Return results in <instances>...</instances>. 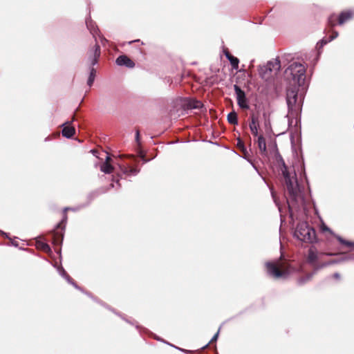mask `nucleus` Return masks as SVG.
Segmentation results:
<instances>
[{
  "label": "nucleus",
  "instance_id": "obj_11",
  "mask_svg": "<svg viewBox=\"0 0 354 354\" xmlns=\"http://www.w3.org/2000/svg\"><path fill=\"white\" fill-rule=\"evenodd\" d=\"M353 13L351 11L342 12L338 18V24L342 25L346 21L352 18Z\"/></svg>",
  "mask_w": 354,
  "mask_h": 354
},
{
  "label": "nucleus",
  "instance_id": "obj_20",
  "mask_svg": "<svg viewBox=\"0 0 354 354\" xmlns=\"http://www.w3.org/2000/svg\"><path fill=\"white\" fill-rule=\"evenodd\" d=\"M36 245H37V248L41 249L42 250L45 251V252H49L50 250V248L47 243L41 242L40 241H37Z\"/></svg>",
  "mask_w": 354,
  "mask_h": 354
},
{
  "label": "nucleus",
  "instance_id": "obj_18",
  "mask_svg": "<svg viewBox=\"0 0 354 354\" xmlns=\"http://www.w3.org/2000/svg\"><path fill=\"white\" fill-rule=\"evenodd\" d=\"M86 24L91 33L95 37V35L97 32V28L93 21L86 20Z\"/></svg>",
  "mask_w": 354,
  "mask_h": 354
},
{
  "label": "nucleus",
  "instance_id": "obj_16",
  "mask_svg": "<svg viewBox=\"0 0 354 354\" xmlns=\"http://www.w3.org/2000/svg\"><path fill=\"white\" fill-rule=\"evenodd\" d=\"M227 120L230 124H236L238 122L237 115L235 112H231L227 115Z\"/></svg>",
  "mask_w": 354,
  "mask_h": 354
},
{
  "label": "nucleus",
  "instance_id": "obj_3",
  "mask_svg": "<svg viewBox=\"0 0 354 354\" xmlns=\"http://www.w3.org/2000/svg\"><path fill=\"white\" fill-rule=\"evenodd\" d=\"M266 266L268 274L275 279L285 278L292 272V268L281 260L267 262Z\"/></svg>",
  "mask_w": 354,
  "mask_h": 354
},
{
  "label": "nucleus",
  "instance_id": "obj_1",
  "mask_svg": "<svg viewBox=\"0 0 354 354\" xmlns=\"http://www.w3.org/2000/svg\"><path fill=\"white\" fill-rule=\"evenodd\" d=\"M306 67L301 63L293 62L286 70L287 77H290L293 81L294 88L287 91L286 101L288 107V114L292 117L297 116L301 111L304 95L296 88L304 86L306 79Z\"/></svg>",
  "mask_w": 354,
  "mask_h": 354
},
{
  "label": "nucleus",
  "instance_id": "obj_8",
  "mask_svg": "<svg viewBox=\"0 0 354 354\" xmlns=\"http://www.w3.org/2000/svg\"><path fill=\"white\" fill-rule=\"evenodd\" d=\"M250 129L251 131V133L254 136H259V118L257 115H255L252 114L251 115V122L249 124Z\"/></svg>",
  "mask_w": 354,
  "mask_h": 354
},
{
  "label": "nucleus",
  "instance_id": "obj_29",
  "mask_svg": "<svg viewBox=\"0 0 354 354\" xmlns=\"http://www.w3.org/2000/svg\"><path fill=\"white\" fill-rule=\"evenodd\" d=\"M333 277L335 278V279H339L340 276L338 273H335L334 274Z\"/></svg>",
  "mask_w": 354,
  "mask_h": 354
},
{
  "label": "nucleus",
  "instance_id": "obj_23",
  "mask_svg": "<svg viewBox=\"0 0 354 354\" xmlns=\"http://www.w3.org/2000/svg\"><path fill=\"white\" fill-rule=\"evenodd\" d=\"M336 16L335 15H332L328 18V24L331 27H333L335 25Z\"/></svg>",
  "mask_w": 354,
  "mask_h": 354
},
{
  "label": "nucleus",
  "instance_id": "obj_22",
  "mask_svg": "<svg viewBox=\"0 0 354 354\" xmlns=\"http://www.w3.org/2000/svg\"><path fill=\"white\" fill-rule=\"evenodd\" d=\"M189 106L191 109H200L202 107V103L200 101L192 100L189 103Z\"/></svg>",
  "mask_w": 354,
  "mask_h": 354
},
{
  "label": "nucleus",
  "instance_id": "obj_13",
  "mask_svg": "<svg viewBox=\"0 0 354 354\" xmlns=\"http://www.w3.org/2000/svg\"><path fill=\"white\" fill-rule=\"evenodd\" d=\"M75 129L71 126H66L62 129V135L66 138H71L75 133Z\"/></svg>",
  "mask_w": 354,
  "mask_h": 354
},
{
  "label": "nucleus",
  "instance_id": "obj_15",
  "mask_svg": "<svg viewBox=\"0 0 354 354\" xmlns=\"http://www.w3.org/2000/svg\"><path fill=\"white\" fill-rule=\"evenodd\" d=\"M225 56L230 61L232 68L234 69H237L239 67V59L231 55L229 53H226Z\"/></svg>",
  "mask_w": 354,
  "mask_h": 354
},
{
  "label": "nucleus",
  "instance_id": "obj_27",
  "mask_svg": "<svg viewBox=\"0 0 354 354\" xmlns=\"http://www.w3.org/2000/svg\"><path fill=\"white\" fill-rule=\"evenodd\" d=\"M218 334H219V330L214 335V337L212 338L211 341L209 342V343H212V342H214L215 341H216L218 337Z\"/></svg>",
  "mask_w": 354,
  "mask_h": 354
},
{
  "label": "nucleus",
  "instance_id": "obj_21",
  "mask_svg": "<svg viewBox=\"0 0 354 354\" xmlns=\"http://www.w3.org/2000/svg\"><path fill=\"white\" fill-rule=\"evenodd\" d=\"M60 274L64 277L68 283H71L75 288H79V287L72 281V279H71V277L66 274V272H65L64 270H62L60 271Z\"/></svg>",
  "mask_w": 354,
  "mask_h": 354
},
{
  "label": "nucleus",
  "instance_id": "obj_31",
  "mask_svg": "<svg viewBox=\"0 0 354 354\" xmlns=\"http://www.w3.org/2000/svg\"><path fill=\"white\" fill-rule=\"evenodd\" d=\"M66 220V216H65L62 220V222L65 221Z\"/></svg>",
  "mask_w": 354,
  "mask_h": 354
},
{
  "label": "nucleus",
  "instance_id": "obj_9",
  "mask_svg": "<svg viewBox=\"0 0 354 354\" xmlns=\"http://www.w3.org/2000/svg\"><path fill=\"white\" fill-rule=\"evenodd\" d=\"M116 64L119 66H126L129 68H133L134 66L133 62L125 55L119 56L116 59Z\"/></svg>",
  "mask_w": 354,
  "mask_h": 354
},
{
  "label": "nucleus",
  "instance_id": "obj_32",
  "mask_svg": "<svg viewBox=\"0 0 354 354\" xmlns=\"http://www.w3.org/2000/svg\"><path fill=\"white\" fill-rule=\"evenodd\" d=\"M328 264H329V263H324V264H323L321 267L326 266H327V265H328Z\"/></svg>",
  "mask_w": 354,
  "mask_h": 354
},
{
  "label": "nucleus",
  "instance_id": "obj_28",
  "mask_svg": "<svg viewBox=\"0 0 354 354\" xmlns=\"http://www.w3.org/2000/svg\"><path fill=\"white\" fill-rule=\"evenodd\" d=\"M270 191H271V194H272V198L274 199V203L277 204V205H278L277 200H276V197H275V194H274V191L272 190V188H270Z\"/></svg>",
  "mask_w": 354,
  "mask_h": 354
},
{
  "label": "nucleus",
  "instance_id": "obj_25",
  "mask_svg": "<svg viewBox=\"0 0 354 354\" xmlns=\"http://www.w3.org/2000/svg\"><path fill=\"white\" fill-rule=\"evenodd\" d=\"M138 171L136 169H130L129 170L126 169L125 173L128 175H136L138 174Z\"/></svg>",
  "mask_w": 354,
  "mask_h": 354
},
{
  "label": "nucleus",
  "instance_id": "obj_7",
  "mask_svg": "<svg viewBox=\"0 0 354 354\" xmlns=\"http://www.w3.org/2000/svg\"><path fill=\"white\" fill-rule=\"evenodd\" d=\"M322 255L324 254L319 253L315 247H310L308 250L307 261L313 266L317 267V263Z\"/></svg>",
  "mask_w": 354,
  "mask_h": 354
},
{
  "label": "nucleus",
  "instance_id": "obj_4",
  "mask_svg": "<svg viewBox=\"0 0 354 354\" xmlns=\"http://www.w3.org/2000/svg\"><path fill=\"white\" fill-rule=\"evenodd\" d=\"M294 236L298 240L306 243H313L316 239L315 230L304 221L297 224L294 232Z\"/></svg>",
  "mask_w": 354,
  "mask_h": 354
},
{
  "label": "nucleus",
  "instance_id": "obj_24",
  "mask_svg": "<svg viewBox=\"0 0 354 354\" xmlns=\"http://www.w3.org/2000/svg\"><path fill=\"white\" fill-rule=\"evenodd\" d=\"M320 230L322 232H328L332 233L331 230L324 223H322L320 225Z\"/></svg>",
  "mask_w": 354,
  "mask_h": 354
},
{
  "label": "nucleus",
  "instance_id": "obj_2",
  "mask_svg": "<svg viewBox=\"0 0 354 354\" xmlns=\"http://www.w3.org/2000/svg\"><path fill=\"white\" fill-rule=\"evenodd\" d=\"M281 172L285 179L288 192L290 194V198L288 200L289 212L291 216L293 214L295 209V203H302L303 198L301 195L300 189L299 187L296 174L295 172H290L284 162L281 168Z\"/></svg>",
  "mask_w": 354,
  "mask_h": 354
},
{
  "label": "nucleus",
  "instance_id": "obj_5",
  "mask_svg": "<svg viewBox=\"0 0 354 354\" xmlns=\"http://www.w3.org/2000/svg\"><path fill=\"white\" fill-rule=\"evenodd\" d=\"M280 68V61L277 59H274L259 68V75L263 79L268 80L274 75H277Z\"/></svg>",
  "mask_w": 354,
  "mask_h": 354
},
{
  "label": "nucleus",
  "instance_id": "obj_14",
  "mask_svg": "<svg viewBox=\"0 0 354 354\" xmlns=\"http://www.w3.org/2000/svg\"><path fill=\"white\" fill-rule=\"evenodd\" d=\"M258 147L261 153H265L266 151V140L262 135L258 136Z\"/></svg>",
  "mask_w": 354,
  "mask_h": 354
},
{
  "label": "nucleus",
  "instance_id": "obj_17",
  "mask_svg": "<svg viewBox=\"0 0 354 354\" xmlns=\"http://www.w3.org/2000/svg\"><path fill=\"white\" fill-rule=\"evenodd\" d=\"M95 77V70L93 67H91L90 69V75L88 79L87 84L89 86H91Z\"/></svg>",
  "mask_w": 354,
  "mask_h": 354
},
{
  "label": "nucleus",
  "instance_id": "obj_30",
  "mask_svg": "<svg viewBox=\"0 0 354 354\" xmlns=\"http://www.w3.org/2000/svg\"><path fill=\"white\" fill-rule=\"evenodd\" d=\"M138 137H139V132L137 131L136 132V138H137V140L138 139Z\"/></svg>",
  "mask_w": 354,
  "mask_h": 354
},
{
  "label": "nucleus",
  "instance_id": "obj_19",
  "mask_svg": "<svg viewBox=\"0 0 354 354\" xmlns=\"http://www.w3.org/2000/svg\"><path fill=\"white\" fill-rule=\"evenodd\" d=\"M338 36V32H336V31H333V35L330 37V38L328 39H322L321 41H320V44L321 46H323V45H325L328 42L333 40L334 39L337 38Z\"/></svg>",
  "mask_w": 354,
  "mask_h": 354
},
{
  "label": "nucleus",
  "instance_id": "obj_12",
  "mask_svg": "<svg viewBox=\"0 0 354 354\" xmlns=\"http://www.w3.org/2000/svg\"><path fill=\"white\" fill-rule=\"evenodd\" d=\"M93 57L91 59V64L92 66H94L97 63L98 58L100 56V46L96 44L95 46V49L92 52Z\"/></svg>",
  "mask_w": 354,
  "mask_h": 354
},
{
  "label": "nucleus",
  "instance_id": "obj_26",
  "mask_svg": "<svg viewBox=\"0 0 354 354\" xmlns=\"http://www.w3.org/2000/svg\"><path fill=\"white\" fill-rule=\"evenodd\" d=\"M264 125H265V128H266V130H270V120L268 119V120H265Z\"/></svg>",
  "mask_w": 354,
  "mask_h": 354
},
{
  "label": "nucleus",
  "instance_id": "obj_33",
  "mask_svg": "<svg viewBox=\"0 0 354 354\" xmlns=\"http://www.w3.org/2000/svg\"><path fill=\"white\" fill-rule=\"evenodd\" d=\"M351 259L350 257H346L344 259Z\"/></svg>",
  "mask_w": 354,
  "mask_h": 354
},
{
  "label": "nucleus",
  "instance_id": "obj_6",
  "mask_svg": "<svg viewBox=\"0 0 354 354\" xmlns=\"http://www.w3.org/2000/svg\"><path fill=\"white\" fill-rule=\"evenodd\" d=\"M234 91L236 95V100L239 106L244 109L249 108L245 94L238 86L234 85Z\"/></svg>",
  "mask_w": 354,
  "mask_h": 354
},
{
  "label": "nucleus",
  "instance_id": "obj_10",
  "mask_svg": "<svg viewBox=\"0 0 354 354\" xmlns=\"http://www.w3.org/2000/svg\"><path fill=\"white\" fill-rule=\"evenodd\" d=\"M111 158L106 156L105 162L100 166V170L105 174H111L113 171V167L110 163Z\"/></svg>",
  "mask_w": 354,
  "mask_h": 354
}]
</instances>
